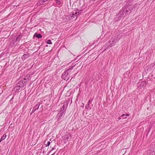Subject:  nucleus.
I'll return each mask as SVG.
<instances>
[{"mask_svg":"<svg viewBox=\"0 0 155 155\" xmlns=\"http://www.w3.org/2000/svg\"><path fill=\"white\" fill-rule=\"evenodd\" d=\"M24 87L23 81H19L16 84V86L14 88V89L16 91L18 92L21 90V89Z\"/></svg>","mask_w":155,"mask_h":155,"instance_id":"obj_1","label":"nucleus"},{"mask_svg":"<svg viewBox=\"0 0 155 155\" xmlns=\"http://www.w3.org/2000/svg\"><path fill=\"white\" fill-rule=\"evenodd\" d=\"M117 39H110L108 41V43H107V47L105 49V50L107 49L110 48L113 46L114 45L117 41Z\"/></svg>","mask_w":155,"mask_h":155,"instance_id":"obj_2","label":"nucleus"},{"mask_svg":"<svg viewBox=\"0 0 155 155\" xmlns=\"http://www.w3.org/2000/svg\"><path fill=\"white\" fill-rule=\"evenodd\" d=\"M80 12H71L68 16V19L70 20L71 18H73L75 17H77L80 15Z\"/></svg>","mask_w":155,"mask_h":155,"instance_id":"obj_3","label":"nucleus"},{"mask_svg":"<svg viewBox=\"0 0 155 155\" xmlns=\"http://www.w3.org/2000/svg\"><path fill=\"white\" fill-rule=\"evenodd\" d=\"M69 74L67 72V71H64L62 76V78L66 81H68L69 78Z\"/></svg>","mask_w":155,"mask_h":155,"instance_id":"obj_4","label":"nucleus"},{"mask_svg":"<svg viewBox=\"0 0 155 155\" xmlns=\"http://www.w3.org/2000/svg\"><path fill=\"white\" fill-rule=\"evenodd\" d=\"M40 105V103H38L32 108H31V114L32 113H33L35 110H38L39 106Z\"/></svg>","mask_w":155,"mask_h":155,"instance_id":"obj_5","label":"nucleus"},{"mask_svg":"<svg viewBox=\"0 0 155 155\" xmlns=\"http://www.w3.org/2000/svg\"><path fill=\"white\" fill-rule=\"evenodd\" d=\"M65 113L64 110L62 111H60L59 113L57 115V116L58 117V120H59V119L63 117Z\"/></svg>","mask_w":155,"mask_h":155,"instance_id":"obj_6","label":"nucleus"},{"mask_svg":"<svg viewBox=\"0 0 155 155\" xmlns=\"http://www.w3.org/2000/svg\"><path fill=\"white\" fill-rule=\"evenodd\" d=\"M29 75H27L26 77L27 78H24V80L23 81V82L24 86L27 84L28 81H30V78H29Z\"/></svg>","mask_w":155,"mask_h":155,"instance_id":"obj_7","label":"nucleus"},{"mask_svg":"<svg viewBox=\"0 0 155 155\" xmlns=\"http://www.w3.org/2000/svg\"><path fill=\"white\" fill-rule=\"evenodd\" d=\"M34 37H36L38 38H41L42 37V36L40 34L35 33L34 35Z\"/></svg>","mask_w":155,"mask_h":155,"instance_id":"obj_8","label":"nucleus"},{"mask_svg":"<svg viewBox=\"0 0 155 155\" xmlns=\"http://www.w3.org/2000/svg\"><path fill=\"white\" fill-rule=\"evenodd\" d=\"M29 56V54H24L22 57V59L24 60L27 58Z\"/></svg>","mask_w":155,"mask_h":155,"instance_id":"obj_9","label":"nucleus"},{"mask_svg":"<svg viewBox=\"0 0 155 155\" xmlns=\"http://www.w3.org/2000/svg\"><path fill=\"white\" fill-rule=\"evenodd\" d=\"M71 136V135L69 134L65 135V138L64 139L65 142L67 141L68 140L69 136Z\"/></svg>","mask_w":155,"mask_h":155,"instance_id":"obj_10","label":"nucleus"},{"mask_svg":"<svg viewBox=\"0 0 155 155\" xmlns=\"http://www.w3.org/2000/svg\"><path fill=\"white\" fill-rule=\"evenodd\" d=\"M74 66H72L71 68H70L69 69H68L67 70H65L66 71H67V72L69 74V75L71 73V71L73 69V68H74Z\"/></svg>","mask_w":155,"mask_h":155,"instance_id":"obj_11","label":"nucleus"},{"mask_svg":"<svg viewBox=\"0 0 155 155\" xmlns=\"http://www.w3.org/2000/svg\"><path fill=\"white\" fill-rule=\"evenodd\" d=\"M6 137V134H4L2 137L1 138L0 140V142H1L2 140H4Z\"/></svg>","mask_w":155,"mask_h":155,"instance_id":"obj_12","label":"nucleus"},{"mask_svg":"<svg viewBox=\"0 0 155 155\" xmlns=\"http://www.w3.org/2000/svg\"><path fill=\"white\" fill-rule=\"evenodd\" d=\"M43 0H39V1L38 2V4L39 5H41L44 2V1H43Z\"/></svg>","mask_w":155,"mask_h":155,"instance_id":"obj_13","label":"nucleus"},{"mask_svg":"<svg viewBox=\"0 0 155 155\" xmlns=\"http://www.w3.org/2000/svg\"><path fill=\"white\" fill-rule=\"evenodd\" d=\"M86 109L88 110L89 109H91V108L90 107V105L89 104H87L85 106Z\"/></svg>","mask_w":155,"mask_h":155,"instance_id":"obj_14","label":"nucleus"},{"mask_svg":"<svg viewBox=\"0 0 155 155\" xmlns=\"http://www.w3.org/2000/svg\"><path fill=\"white\" fill-rule=\"evenodd\" d=\"M66 109V108L65 107V106H64V105L62 107L61 109V110L60 111H63L64 110L65 112V113Z\"/></svg>","mask_w":155,"mask_h":155,"instance_id":"obj_15","label":"nucleus"},{"mask_svg":"<svg viewBox=\"0 0 155 155\" xmlns=\"http://www.w3.org/2000/svg\"><path fill=\"white\" fill-rule=\"evenodd\" d=\"M46 43L47 44H51L52 43L51 41L49 39L48 40V41L46 42Z\"/></svg>","mask_w":155,"mask_h":155,"instance_id":"obj_16","label":"nucleus"},{"mask_svg":"<svg viewBox=\"0 0 155 155\" xmlns=\"http://www.w3.org/2000/svg\"><path fill=\"white\" fill-rule=\"evenodd\" d=\"M92 100H90L88 101L87 104H89V105L91 103Z\"/></svg>","mask_w":155,"mask_h":155,"instance_id":"obj_17","label":"nucleus"},{"mask_svg":"<svg viewBox=\"0 0 155 155\" xmlns=\"http://www.w3.org/2000/svg\"><path fill=\"white\" fill-rule=\"evenodd\" d=\"M56 2L57 3H58V5H60L61 4V2L58 0H56Z\"/></svg>","mask_w":155,"mask_h":155,"instance_id":"obj_18","label":"nucleus"},{"mask_svg":"<svg viewBox=\"0 0 155 155\" xmlns=\"http://www.w3.org/2000/svg\"><path fill=\"white\" fill-rule=\"evenodd\" d=\"M129 116V115L128 114H123L122 115H121V117H124V116Z\"/></svg>","mask_w":155,"mask_h":155,"instance_id":"obj_19","label":"nucleus"},{"mask_svg":"<svg viewBox=\"0 0 155 155\" xmlns=\"http://www.w3.org/2000/svg\"><path fill=\"white\" fill-rule=\"evenodd\" d=\"M50 143H50V142H48L46 146L47 147V146H49L50 145Z\"/></svg>","mask_w":155,"mask_h":155,"instance_id":"obj_20","label":"nucleus"},{"mask_svg":"<svg viewBox=\"0 0 155 155\" xmlns=\"http://www.w3.org/2000/svg\"><path fill=\"white\" fill-rule=\"evenodd\" d=\"M54 147H55V146L54 147H53L52 148L51 150L50 151V152H51V151L53 150L54 149H55V148Z\"/></svg>","mask_w":155,"mask_h":155,"instance_id":"obj_21","label":"nucleus"},{"mask_svg":"<svg viewBox=\"0 0 155 155\" xmlns=\"http://www.w3.org/2000/svg\"><path fill=\"white\" fill-rule=\"evenodd\" d=\"M118 119L119 120H120V119H121V117H118Z\"/></svg>","mask_w":155,"mask_h":155,"instance_id":"obj_22","label":"nucleus"},{"mask_svg":"<svg viewBox=\"0 0 155 155\" xmlns=\"http://www.w3.org/2000/svg\"><path fill=\"white\" fill-rule=\"evenodd\" d=\"M48 0H43V1H44V2H45L46 1H47Z\"/></svg>","mask_w":155,"mask_h":155,"instance_id":"obj_23","label":"nucleus"},{"mask_svg":"<svg viewBox=\"0 0 155 155\" xmlns=\"http://www.w3.org/2000/svg\"><path fill=\"white\" fill-rule=\"evenodd\" d=\"M1 57H2V55H1H1H0V59L1 58Z\"/></svg>","mask_w":155,"mask_h":155,"instance_id":"obj_24","label":"nucleus"},{"mask_svg":"<svg viewBox=\"0 0 155 155\" xmlns=\"http://www.w3.org/2000/svg\"><path fill=\"white\" fill-rule=\"evenodd\" d=\"M153 152V153H154V154H155V152H154V151H153V152Z\"/></svg>","mask_w":155,"mask_h":155,"instance_id":"obj_25","label":"nucleus"},{"mask_svg":"<svg viewBox=\"0 0 155 155\" xmlns=\"http://www.w3.org/2000/svg\"><path fill=\"white\" fill-rule=\"evenodd\" d=\"M126 117L124 118V119H126Z\"/></svg>","mask_w":155,"mask_h":155,"instance_id":"obj_26","label":"nucleus"},{"mask_svg":"<svg viewBox=\"0 0 155 155\" xmlns=\"http://www.w3.org/2000/svg\"><path fill=\"white\" fill-rule=\"evenodd\" d=\"M54 153H54V154H52V155H54Z\"/></svg>","mask_w":155,"mask_h":155,"instance_id":"obj_27","label":"nucleus"},{"mask_svg":"<svg viewBox=\"0 0 155 155\" xmlns=\"http://www.w3.org/2000/svg\"><path fill=\"white\" fill-rule=\"evenodd\" d=\"M73 78H72L71 79V80Z\"/></svg>","mask_w":155,"mask_h":155,"instance_id":"obj_28","label":"nucleus"}]
</instances>
